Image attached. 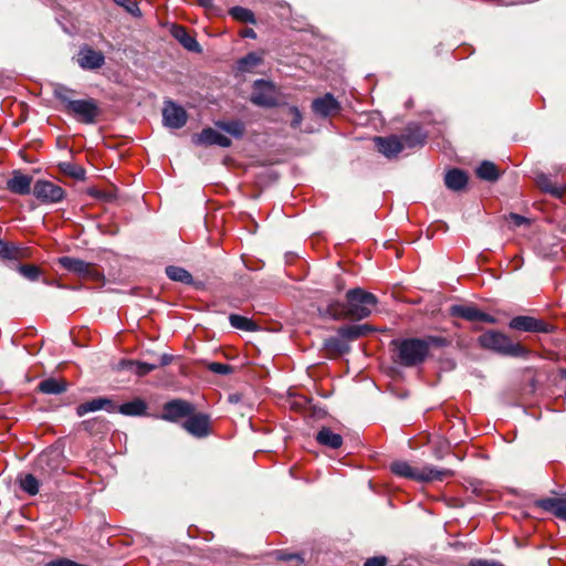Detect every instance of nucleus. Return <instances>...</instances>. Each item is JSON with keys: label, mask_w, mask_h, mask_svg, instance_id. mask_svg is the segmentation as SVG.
<instances>
[{"label": "nucleus", "mask_w": 566, "mask_h": 566, "mask_svg": "<svg viewBox=\"0 0 566 566\" xmlns=\"http://www.w3.org/2000/svg\"><path fill=\"white\" fill-rule=\"evenodd\" d=\"M77 63L83 70H97L105 63V56L101 51L84 48L80 51Z\"/></svg>", "instance_id": "obj_17"}, {"label": "nucleus", "mask_w": 566, "mask_h": 566, "mask_svg": "<svg viewBox=\"0 0 566 566\" xmlns=\"http://www.w3.org/2000/svg\"><path fill=\"white\" fill-rule=\"evenodd\" d=\"M38 389L45 395H60L67 389V382L56 378H46L42 380Z\"/></svg>", "instance_id": "obj_27"}, {"label": "nucleus", "mask_w": 566, "mask_h": 566, "mask_svg": "<svg viewBox=\"0 0 566 566\" xmlns=\"http://www.w3.org/2000/svg\"><path fill=\"white\" fill-rule=\"evenodd\" d=\"M510 222L515 227H521L523 224H527L528 220L520 214L516 213H510L509 216Z\"/></svg>", "instance_id": "obj_44"}, {"label": "nucleus", "mask_w": 566, "mask_h": 566, "mask_svg": "<svg viewBox=\"0 0 566 566\" xmlns=\"http://www.w3.org/2000/svg\"><path fill=\"white\" fill-rule=\"evenodd\" d=\"M240 35L242 38H249V39H255L256 38V33L253 29L251 28H245L241 31Z\"/></svg>", "instance_id": "obj_50"}, {"label": "nucleus", "mask_w": 566, "mask_h": 566, "mask_svg": "<svg viewBox=\"0 0 566 566\" xmlns=\"http://www.w3.org/2000/svg\"><path fill=\"white\" fill-rule=\"evenodd\" d=\"M316 440L319 444L328 447L331 449H338L343 444L342 436L333 432L332 429L327 427H323L317 432Z\"/></svg>", "instance_id": "obj_24"}, {"label": "nucleus", "mask_w": 566, "mask_h": 566, "mask_svg": "<svg viewBox=\"0 0 566 566\" xmlns=\"http://www.w3.org/2000/svg\"><path fill=\"white\" fill-rule=\"evenodd\" d=\"M122 366L135 373L139 377L146 376L158 368V365H156L155 363H146L138 360H123Z\"/></svg>", "instance_id": "obj_29"}, {"label": "nucleus", "mask_w": 566, "mask_h": 566, "mask_svg": "<svg viewBox=\"0 0 566 566\" xmlns=\"http://www.w3.org/2000/svg\"><path fill=\"white\" fill-rule=\"evenodd\" d=\"M250 102L262 108H274L284 105L280 88L272 81L258 78L252 84Z\"/></svg>", "instance_id": "obj_6"}, {"label": "nucleus", "mask_w": 566, "mask_h": 566, "mask_svg": "<svg viewBox=\"0 0 566 566\" xmlns=\"http://www.w3.org/2000/svg\"><path fill=\"white\" fill-rule=\"evenodd\" d=\"M536 184L543 191L556 198H562L566 192V185H559L553 181V179L545 174H541L536 177Z\"/></svg>", "instance_id": "obj_22"}, {"label": "nucleus", "mask_w": 566, "mask_h": 566, "mask_svg": "<svg viewBox=\"0 0 566 566\" xmlns=\"http://www.w3.org/2000/svg\"><path fill=\"white\" fill-rule=\"evenodd\" d=\"M444 184L449 189L459 191L467 186L468 176L462 170L454 168L446 174Z\"/></svg>", "instance_id": "obj_25"}, {"label": "nucleus", "mask_w": 566, "mask_h": 566, "mask_svg": "<svg viewBox=\"0 0 566 566\" xmlns=\"http://www.w3.org/2000/svg\"><path fill=\"white\" fill-rule=\"evenodd\" d=\"M480 310L470 305H453L450 313L453 316L462 317L470 322L478 321Z\"/></svg>", "instance_id": "obj_31"}, {"label": "nucleus", "mask_w": 566, "mask_h": 566, "mask_svg": "<svg viewBox=\"0 0 566 566\" xmlns=\"http://www.w3.org/2000/svg\"><path fill=\"white\" fill-rule=\"evenodd\" d=\"M119 4L122 7L125 8V10L130 13L134 17H140L142 15V12H140V9L138 7V4L134 1H130V0H123L122 2H119Z\"/></svg>", "instance_id": "obj_43"}, {"label": "nucleus", "mask_w": 566, "mask_h": 566, "mask_svg": "<svg viewBox=\"0 0 566 566\" xmlns=\"http://www.w3.org/2000/svg\"><path fill=\"white\" fill-rule=\"evenodd\" d=\"M478 344L488 350L500 355L518 357L525 354V349L517 343H513L509 336L497 331H488L478 338Z\"/></svg>", "instance_id": "obj_5"}, {"label": "nucleus", "mask_w": 566, "mask_h": 566, "mask_svg": "<svg viewBox=\"0 0 566 566\" xmlns=\"http://www.w3.org/2000/svg\"><path fill=\"white\" fill-rule=\"evenodd\" d=\"M163 118L166 126L181 128L187 123L188 114L182 106L172 101H167L163 108Z\"/></svg>", "instance_id": "obj_12"}, {"label": "nucleus", "mask_w": 566, "mask_h": 566, "mask_svg": "<svg viewBox=\"0 0 566 566\" xmlns=\"http://www.w3.org/2000/svg\"><path fill=\"white\" fill-rule=\"evenodd\" d=\"M325 346L334 349L338 353H347L349 352V346L346 343V339L342 338L338 334L336 337H331L325 342Z\"/></svg>", "instance_id": "obj_40"}, {"label": "nucleus", "mask_w": 566, "mask_h": 566, "mask_svg": "<svg viewBox=\"0 0 566 566\" xmlns=\"http://www.w3.org/2000/svg\"><path fill=\"white\" fill-rule=\"evenodd\" d=\"M172 360H174L172 355L163 354V355L158 356L157 361L155 364L158 365V367H164V366L171 364Z\"/></svg>", "instance_id": "obj_46"}, {"label": "nucleus", "mask_w": 566, "mask_h": 566, "mask_svg": "<svg viewBox=\"0 0 566 566\" xmlns=\"http://www.w3.org/2000/svg\"><path fill=\"white\" fill-rule=\"evenodd\" d=\"M374 328L368 324L344 325L337 329V334L346 340H356L371 333Z\"/></svg>", "instance_id": "obj_21"}, {"label": "nucleus", "mask_w": 566, "mask_h": 566, "mask_svg": "<svg viewBox=\"0 0 566 566\" xmlns=\"http://www.w3.org/2000/svg\"><path fill=\"white\" fill-rule=\"evenodd\" d=\"M565 377H566V370H565Z\"/></svg>", "instance_id": "obj_55"}, {"label": "nucleus", "mask_w": 566, "mask_h": 566, "mask_svg": "<svg viewBox=\"0 0 566 566\" xmlns=\"http://www.w3.org/2000/svg\"><path fill=\"white\" fill-rule=\"evenodd\" d=\"M376 150L388 159L397 158L406 148H415L419 144H375Z\"/></svg>", "instance_id": "obj_26"}, {"label": "nucleus", "mask_w": 566, "mask_h": 566, "mask_svg": "<svg viewBox=\"0 0 566 566\" xmlns=\"http://www.w3.org/2000/svg\"><path fill=\"white\" fill-rule=\"evenodd\" d=\"M229 322L232 327L241 331L252 332L256 328V324L252 319L238 314H231Z\"/></svg>", "instance_id": "obj_36"}, {"label": "nucleus", "mask_w": 566, "mask_h": 566, "mask_svg": "<svg viewBox=\"0 0 566 566\" xmlns=\"http://www.w3.org/2000/svg\"><path fill=\"white\" fill-rule=\"evenodd\" d=\"M391 344L397 349V363L403 367H413L426 360L430 347L444 346L447 340L439 336H428L426 338L394 339Z\"/></svg>", "instance_id": "obj_2"}, {"label": "nucleus", "mask_w": 566, "mask_h": 566, "mask_svg": "<svg viewBox=\"0 0 566 566\" xmlns=\"http://www.w3.org/2000/svg\"><path fill=\"white\" fill-rule=\"evenodd\" d=\"M371 142L378 143V142H401L398 136L391 135L389 137H382V136H374Z\"/></svg>", "instance_id": "obj_48"}, {"label": "nucleus", "mask_w": 566, "mask_h": 566, "mask_svg": "<svg viewBox=\"0 0 566 566\" xmlns=\"http://www.w3.org/2000/svg\"><path fill=\"white\" fill-rule=\"evenodd\" d=\"M478 321L490 323V324L495 323V318L492 315L486 314V313L481 312V311L479 312Z\"/></svg>", "instance_id": "obj_49"}, {"label": "nucleus", "mask_w": 566, "mask_h": 566, "mask_svg": "<svg viewBox=\"0 0 566 566\" xmlns=\"http://www.w3.org/2000/svg\"><path fill=\"white\" fill-rule=\"evenodd\" d=\"M116 412L130 417L144 416L147 412V403L140 398H135L132 401L117 406Z\"/></svg>", "instance_id": "obj_23"}, {"label": "nucleus", "mask_w": 566, "mask_h": 566, "mask_svg": "<svg viewBox=\"0 0 566 566\" xmlns=\"http://www.w3.org/2000/svg\"><path fill=\"white\" fill-rule=\"evenodd\" d=\"M32 193L43 203H56L65 197V191L62 187L48 180H38L33 186Z\"/></svg>", "instance_id": "obj_8"}, {"label": "nucleus", "mask_w": 566, "mask_h": 566, "mask_svg": "<svg viewBox=\"0 0 566 566\" xmlns=\"http://www.w3.org/2000/svg\"><path fill=\"white\" fill-rule=\"evenodd\" d=\"M195 412V406L184 399H172L163 406L161 419L176 422L181 418L189 417Z\"/></svg>", "instance_id": "obj_10"}, {"label": "nucleus", "mask_w": 566, "mask_h": 566, "mask_svg": "<svg viewBox=\"0 0 566 566\" xmlns=\"http://www.w3.org/2000/svg\"><path fill=\"white\" fill-rule=\"evenodd\" d=\"M59 168L63 174L76 180H82L85 178V170L76 164L63 161L59 164Z\"/></svg>", "instance_id": "obj_37"}, {"label": "nucleus", "mask_w": 566, "mask_h": 566, "mask_svg": "<svg viewBox=\"0 0 566 566\" xmlns=\"http://www.w3.org/2000/svg\"><path fill=\"white\" fill-rule=\"evenodd\" d=\"M377 304L378 300L373 293L355 287L347 291L345 303L332 301L321 311L333 319H364L371 314Z\"/></svg>", "instance_id": "obj_1"}, {"label": "nucleus", "mask_w": 566, "mask_h": 566, "mask_svg": "<svg viewBox=\"0 0 566 566\" xmlns=\"http://www.w3.org/2000/svg\"><path fill=\"white\" fill-rule=\"evenodd\" d=\"M262 63V56L256 52H250L238 61V69L241 72H250Z\"/></svg>", "instance_id": "obj_35"}, {"label": "nucleus", "mask_w": 566, "mask_h": 566, "mask_svg": "<svg viewBox=\"0 0 566 566\" xmlns=\"http://www.w3.org/2000/svg\"><path fill=\"white\" fill-rule=\"evenodd\" d=\"M220 146H230L231 144H228V143H224V144H219Z\"/></svg>", "instance_id": "obj_54"}, {"label": "nucleus", "mask_w": 566, "mask_h": 566, "mask_svg": "<svg viewBox=\"0 0 566 566\" xmlns=\"http://www.w3.org/2000/svg\"><path fill=\"white\" fill-rule=\"evenodd\" d=\"M470 566H503V565L499 562L478 559V560L471 562Z\"/></svg>", "instance_id": "obj_47"}, {"label": "nucleus", "mask_w": 566, "mask_h": 566, "mask_svg": "<svg viewBox=\"0 0 566 566\" xmlns=\"http://www.w3.org/2000/svg\"><path fill=\"white\" fill-rule=\"evenodd\" d=\"M15 270L27 280L36 281L41 275V270L34 264H18Z\"/></svg>", "instance_id": "obj_39"}, {"label": "nucleus", "mask_w": 566, "mask_h": 566, "mask_svg": "<svg viewBox=\"0 0 566 566\" xmlns=\"http://www.w3.org/2000/svg\"><path fill=\"white\" fill-rule=\"evenodd\" d=\"M281 107L283 108V116L285 117V120L289 122L290 126L292 128H298L303 120V115L298 107L290 106L286 103Z\"/></svg>", "instance_id": "obj_33"}, {"label": "nucleus", "mask_w": 566, "mask_h": 566, "mask_svg": "<svg viewBox=\"0 0 566 566\" xmlns=\"http://www.w3.org/2000/svg\"><path fill=\"white\" fill-rule=\"evenodd\" d=\"M198 142H230L229 138H227L223 135H220L216 133L212 128H207L202 130V134L198 138Z\"/></svg>", "instance_id": "obj_41"}, {"label": "nucleus", "mask_w": 566, "mask_h": 566, "mask_svg": "<svg viewBox=\"0 0 566 566\" xmlns=\"http://www.w3.org/2000/svg\"><path fill=\"white\" fill-rule=\"evenodd\" d=\"M182 428L196 438H205L210 433V417L193 412L182 422Z\"/></svg>", "instance_id": "obj_13"}, {"label": "nucleus", "mask_w": 566, "mask_h": 566, "mask_svg": "<svg viewBox=\"0 0 566 566\" xmlns=\"http://www.w3.org/2000/svg\"><path fill=\"white\" fill-rule=\"evenodd\" d=\"M74 93L71 88L56 84L53 95L61 102L65 113L72 115L77 120L90 124L94 123L99 115V108L94 98L72 99L70 94Z\"/></svg>", "instance_id": "obj_3"}, {"label": "nucleus", "mask_w": 566, "mask_h": 566, "mask_svg": "<svg viewBox=\"0 0 566 566\" xmlns=\"http://www.w3.org/2000/svg\"><path fill=\"white\" fill-rule=\"evenodd\" d=\"M30 256L28 248L20 247L12 242L0 239V259L8 261H19Z\"/></svg>", "instance_id": "obj_20"}, {"label": "nucleus", "mask_w": 566, "mask_h": 566, "mask_svg": "<svg viewBox=\"0 0 566 566\" xmlns=\"http://www.w3.org/2000/svg\"><path fill=\"white\" fill-rule=\"evenodd\" d=\"M284 559H292V558H297V556L295 555H286V556H283Z\"/></svg>", "instance_id": "obj_52"}, {"label": "nucleus", "mask_w": 566, "mask_h": 566, "mask_svg": "<svg viewBox=\"0 0 566 566\" xmlns=\"http://www.w3.org/2000/svg\"><path fill=\"white\" fill-rule=\"evenodd\" d=\"M510 327L523 332L551 333L553 326L542 319L532 316H515L510 322Z\"/></svg>", "instance_id": "obj_11"}, {"label": "nucleus", "mask_w": 566, "mask_h": 566, "mask_svg": "<svg viewBox=\"0 0 566 566\" xmlns=\"http://www.w3.org/2000/svg\"><path fill=\"white\" fill-rule=\"evenodd\" d=\"M475 174L480 179L489 182H494L500 178V171L496 165L489 160L482 161L478 166Z\"/></svg>", "instance_id": "obj_28"}, {"label": "nucleus", "mask_w": 566, "mask_h": 566, "mask_svg": "<svg viewBox=\"0 0 566 566\" xmlns=\"http://www.w3.org/2000/svg\"><path fill=\"white\" fill-rule=\"evenodd\" d=\"M102 409L113 413L117 411V405L111 398L97 397L90 401L78 405L76 407V415L78 417H83L88 412H94Z\"/></svg>", "instance_id": "obj_16"}, {"label": "nucleus", "mask_w": 566, "mask_h": 566, "mask_svg": "<svg viewBox=\"0 0 566 566\" xmlns=\"http://www.w3.org/2000/svg\"><path fill=\"white\" fill-rule=\"evenodd\" d=\"M59 264L67 270L69 272H72L74 274H77L82 277H96L97 272L95 268L81 259L72 258V256H62L59 259Z\"/></svg>", "instance_id": "obj_14"}, {"label": "nucleus", "mask_w": 566, "mask_h": 566, "mask_svg": "<svg viewBox=\"0 0 566 566\" xmlns=\"http://www.w3.org/2000/svg\"><path fill=\"white\" fill-rule=\"evenodd\" d=\"M170 33L186 50L195 53H201V45L184 25L174 24Z\"/></svg>", "instance_id": "obj_18"}, {"label": "nucleus", "mask_w": 566, "mask_h": 566, "mask_svg": "<svg viewBox=\"0 0 566 566\" xmlns=\"http://www.w3.org/2000/svg\"><path fill=\"white\" fill-rule=\"evenodd\" d=\"M166 274L171 281L180 282L187 285L193 283V277L189 271L184 268L169 265L166 268Z\"/></svg>", "instance_id": "obj_30"}, {"label": "nucleus", "mask_w": 566, "mask_h": 566, "mask_svg": "<svg viewBox=\"0 0 566 566\" xmlns=\"http://www.w3.org/2000/svg\"><path fill=\"white\" fill-rule=\"evenodd\" d=\"M33 178L31 176L22 174L20 170H13L11 178L6 182L7 189L14 195L27 196L33 190L32 186Z\"/></svg>", "instance_id": "obj_15"}, {"label": "nucleus", "mask_w": 566, "mask_h": 566, "mask_svg": "<svg viewBox=\"0 0 566 566\" xmlns=\"http://www.w3.org/2000/svg\"><path fill=\"white\" fill-rule=\"evenodd\" d=\"M19 484L29 495H35L39 492V480L31 473L19 478Z\"/></svg>", "instance_id": "obj_38"}, {"label": "nucleus", "mask_w": 566, "mask_h": 566, "mask_svg": "<svg viewBox=\"0 0 566 566\" xmlns=\"http://www.w3.org/2000/svg\"><path fill=\"white\" fill-rule=\"evenodd\" d=\"M208 369L214 374L228 375L232 373L233 367L223 363H210Z\"/></svg>", "instance_id": "obj_42"}, {"label": "nucleus", "mask_w": 566, "mask_h": 566, "mask_svg": "<svg viewBox=\"0 0 566 566\" xmlns=\"http://www.w3.org/2000/svg\"><path fill=\"white\" fill-rule=\"evenodd\" d=\"M31 142L38 143V142H41V139L40 138H35V139H32Z\"/></svg>", "instance_id": "obj_53"}, {"label": "nucleus", "mask_w": 566, "mask_h": 566, "mask_svg": "<svg viewBox=\"0 0 566 566\" xmlns=\"http://www.w3.org/2000/svg\"><path fill=\"white\" fill-rule=\"evenodd\" d=\"M390 470L398 476L411 479L419 482L442 481L451 476L453 472L448 469H438L432 465H426L421 469L411 467L407 461H395Z\"/></svg>", "instance_id": "obj_4"}, {"label": "nucleus", "mask_w": 566, "mask_h": 566, "mask_svg": "<svg viewBox=\"0 0 566 566\" xmlns=\"http://www.w3.org/2000/svg\"><path fill=\"white\" fill-rule=\"evenodd\" d=\"M535 505L546 512L554 514L559 520L566 522V499L565 497H544L535 501Z\"/></svg>", "instance_id": "obj_19"}, {"label": "nucleus", "mask_w": 566, "mask_h": 566, "mask_svg": "<svg viewBox=\"0 0 566 566\" xmlns=\"http://www.w3.org/2000/svg\"><path fill=\"white\" fill-rule=\"evenodd\" d=\"M311 108L316 116L327 118L337 116L342 111V105L332 93H325L312 101Z\"/></svg>", "instance_id": "obj_9"}, {"label": "nucleus", "mask_w": 566, "mask_h": 566, "mask_svg": "<svg viewBox=\"0 0 566 566\" xmlns=\"http://www.w3.org/2000/svg\"><path fill=\"white\" fill-rule=\"evenodd\" d=\"M387 559L384 556L368 558L364 566H386Z\"/></svg>", "instance_id": "obj_45"}, {"label": "nucleus", "mask_w": 566, "mask_h": 566, "mask_svg": "<svg viewBox=\"0 0 566 566\" xmlns=\"http://www.w3.org/2000/svg\"><path fill=\"white\" fill-rule=\"evenodd\" d=\"M197 2L205 9H211L213 7V0H197Z\"/></svg>", "instance_id": "obj_51"}, {"label": "nucleus", "mask_w": 566, "mask_h": 566, "mask_svg": "<svg viewBox=\"0 0 566 566\" xmlns=\"http://www.w3.org/2000/svg\"><path fill=\"white\" fill-rule=\"evenodd\" d=\"M229 14L238 22L256 24V18L252 10L235 6L229 10Z\"/></svg>", "instance_id": "obj_32"}, {"label": "nucleus", "mask_w": 566, "mask_h": 566, "mask_svg": "<svg viewBox=\"0 0 566 566\" xmlns=\"http://www.w3.org/2000/svg\"><path fill=\"white\" fill-rule=\"evenodd\" d=\"M63 459L57 450L43 451L35 461V470L42 480H49L63 471Z\"/></svg>", "instance_id": "obj_7"}, {"label": "nucleus", "mask_w": 566, "mask_h": 566, "mask_svg": "<svg viewBox=\"0 0 566 566\" xmlns=\"http://www.w3.org/2000/svg\"><path fill=\"white\" fill-rule=\"evenodd\" d=\"M217 125L222 132L234 138L242 137L245 130L244 124L241 120L219 122Z\"/></svg>", "instance_id": "obj_34"}]
</instances>
